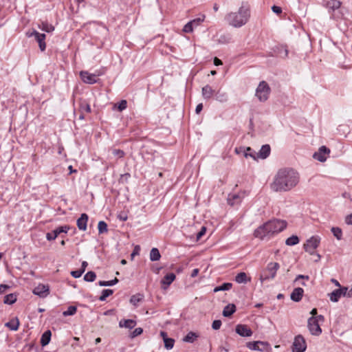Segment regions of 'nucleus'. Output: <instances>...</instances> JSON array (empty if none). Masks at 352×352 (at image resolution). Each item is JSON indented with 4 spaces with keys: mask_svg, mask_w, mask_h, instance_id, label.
<instances>
[{
    "mask_svg": "<svg viewBox=\"0 0 352 352\" xmlns=\"http://www.w3.org/2000/svg\"><path fill=\"white\" fill-rule=\"evenodd\" d=\"M299 174L291 168H283L275 175L271 188L275 192H287L294 188L299 182Z\"/></svg>",
    "mask_w": 352,
    "mask_h": 352,
    "instance_id": "obj_1",
    "label": "nucleus"
},
{
    "mask_svg": "<svg viewBox=\"0 0 352 352\" xmlns=\"http://www.w3.org/2000/svg\"><path fill=\"white\" fill-rule=\"evenodd\" d=\"M251 16L250 6L248 2H242L239 10L236 12H230L225 16V20L234 28H241L245 25Z\"/></svg>",
    "mask_w": 352,
    "mask_h": 352,
    "instance_id": "obj_2",
    "label": "nucleus"
},
{
    "mask_svg": "<svg viewBox=\"0 0 352 352\" xmlns=\"http://www.w3.org/2000/svg\"><path fill=\"white\" fill-rule=\"evenodd\" d=\"M287 226L285 221L273 219L259 226L254 232L256 238L263 239L274 234L282 232Z\"/></svg>",
    "mask_w": 352,
    "mask_h": 352,
    "instance_id": "obj_3",
    "label": "nucleus"
},
{
    "mask_svg": "<svg viewBox=\"0 0 352 352\" xmlns=\"http://www.w3.org/2000/svg\"><path fill=\"white\" fill-rule=\"evenodd\" d=\"M280 265L278 263L271 262L267 264L266 269L260 276V280L263 283L264 281L275 278L276 272Z\"/></svg>",
    "mask_w": 352,
    "mask_h": 352,
    "instance_id": "obj_4",
    "label": "nucleus"
},
{
    "mask_svg": "<svg viewBox=\"0 0 352 352\" xmlns=\"http://www.w3.org/2000/svg\"><path fill=\"white\" fill-rule=\"evenodd\" d=\"M270 93V87L265 81H261L256 90V96L261 102H265L268 99Z\"/></svg>",
    "mask_w": 352,
    "mask_h": 352,
    "instance_id": "obj_5",
    "label": "nucleus"
},
{
    "mask_svg": "<svg viewBox=\"0 0 352 352\" xmlns=\"http://www.w3.org/2000/svg\"><path fill=\"white\" fill-rule=\"evenodd\" d=\"M307 342L302 335H298L294 337L292 346V352H305L307 349Z\"/></svg>",
    "mask_w": 352,
    "mask_h": 352,
    "instance_id": "obj_6",
    "label": "nucleus"
},
{
    "mask_svg": "<svg viewBox=\"0 0 352 352\" xmlns=\"http://www.w3.org/2000/svg\"><path fill=\"white\" fill-rule=\"evenodd\" d=\"M320 242V238L318 236H313L308 239L304 245V249L310 254L315 253V250L318 247Z\"/></svg>",
    "mask_w": 352,
    "mask_h": 352,
    "instance_id": "obj_7",
    "label": "nucleus"
},
{
    "mask_svg": "<svg viewBox=\"0 0 352 352\" xmlns=\"http://www.w3.org/2000/svg\"><path fill=\"white\" fill-rule=\"evenodd\" d=\"M307 327L310 333L318 336L322 333V329L315 317H310L307 321Z\"/></svg>",
    "mask_w": 352,
    "mask_h": 352,
    "instance_id": "obj_8",
    "label": "nucleus"
},
{
    "mask_svg": "<svg viewBox=\"0 0 352 352\" xmlns=\"http://www.w3.org/2000/svg\"><path fill=\"white\" fill-rule=\"evenodd\" d=\"M69 230V226H60L54 230L52 232L46 234V239L48 241L54 240L60 234L67 233Z\"/></svg>",
    "mask_w": 352,
    "mask_h": 352,
    "instance_id": "obj_9",
    "label": "nucleus"
},
{
    "mask_svg": "<svg viewBox=\"0 0 352 352\" xmlns=\"http://www.w3.org/2000/svg\"><path fill=\"white\" fill-rule=\"evenodd\" d=\"M330 153L329 148L325 146H322L318 149V152L314 153L313 157L319 162H324L327 160L326 155Z\"/></svg>",
    "mask_w": 352,
    "mask_h": 352,
    "instance_id": "obj_10",
    "label": "nucleus"
},
{
    "mask_svg": "<svg viewBox=\"0 0 352 352\" xmlns=\"http://www.w3.org/2000/svg\"><path fill=\"white\" fill-rule=\"evenodd\" d=\"M80 76L82 80L87 84H94L97 82V75L89 74L86 71H81L80 72Z\"/></svg>",
    "mask_w": 352,
    "mask_h": 352,
    "instance_id": "obj_11",
    "label": "nucleus"
},
{
    "mask_svg": "<svg viewBox=\"0 0 352 352\" xmlns=\"http://www.w3.org/2000/svg\"><path fill=\"white\" fill-rule=\"evenodd\" d=\"M33 293L41 298H45L50 293L49 287L45 285L39 284L33 289Z\"/></svg>",
    "mask_w": 352,
    "mask_h": 352,
    "instance_id": "obj_12",
    "label": "nucleus"
},
{
    "mask_svg": "<svg viewBox=\"0 0 352 352\" xmlns=\"http://www.w3.org/2000/svg\"><path fill=\"white\" fill-rule=\"evenodd\" d=\"M32 35L34 36L36 41L38 43L40 50L42 52L44 51L45 50V48H46V44H45V37H46L45 34L39 33V32H38L34 30L32 33Z\"/></svg>",
    "mask_w": 352,
    "mask_h": 352,
    "instance_id": "obj_13",
    "label": "nucleus"
},
{
    "mask_svg": "<svg viewBox=\"0 0 352 352\" xmlns=\"http://www.w3.org/2000/svg\"><path fill=\"white\" fill-rule=\"evenodd\" d=\"M236 332L243 337H250L252 335V330L245 324H237L236 327Z\"/></svg>",
    "mask_w": 352,
    "mask_h": 352,
    "instance_id": "obj_14",
    "label": "nucleus"
},
{
    "mask_svg": "<svg viewBox=\"0 0 352 352\" xmlns=\"http://www.w3.org/2000/svg\"><path fill=\"white\" fill-rule=\"evenodd\" d=\"M176 276L174 273H168L167 274L162 280V288L163 289H166L168 286L175 280Z\"/></svg>",
    "mask_w": 352,
    "mask_h": 352,
    "instance_id": "obj_15",
    "label": "nucleus"
},
{
    "mask_svg": "<svg viewBox=\"0 0 352 352\" xmlns=\"http://www.w3.org/2000/svg\"><path fill=\"white\" fill-rule=\"evenodd\" d=\"M304 294V290L301 287H296L295 288L291 295L290 298L294 302H299L301 300Z\"/></svg>",
    "mask_w": 352,
    "mask_h": 352,
    "instance_id": "obj_16",
    "label": "nucleus"
},
{
    "mask_svg": "<svg viewBox=\"0 0 352 352\" xmlns=\"http://www.w3.org/2000/svg\"><path fill=\"white\" fill-rule=\"evenodd\" d=\"M88 221V215L86 213L81 214L80 217L77 219V226L80 230H86L87 223Z\"/></svg>",
    "mask_w": 352,
    "mask_h": 352,
    "instance_id": "obj_17",
    "label": "nucleus"
},
{
    "mask_svg": "<svg viewBox=\"0 0 352 352\" xmlns=\"http://www.w3.org/2000/svg\"><path fill=\"white\" fill-rule=\"evenodd\" d=\"M341 5L342 3L339 0H330L327 2L326 7L329 12H334L340 8Z\"/></svg>",
    "mask_w": 352,
    "mask_h": 352,
    "instance_id": "obj_18",
    "label": "nucleus"
},
{
    "mask_svg": "<svg viewBox=\"0 0 352 352\" xmlns=\"http://www.w3.org/2000/svg\"><path fill=\"white\" fill-rule=\"evenodd\" d=\"M271 148L269 144L263 145L257 153V157L261 159H266L270 154Z\"/></svg>",
    "mask_w": 352,
    "mask_h": 352,
    "instance_id": "obj_19",
    "label": "nucleus"
},
{
    "mask_svg": "<svg viewBox=\"0 0 352 352\" xmlns=\"http://www.w3.org/2000/svg\"><path fill=\"white\" fill-rule=\"evenodd\" d=\"M203 20L204 19H201L199 18L189 21L184 25L183 31L186 33L192 32L193 31V23H196V25H199L200 23L203 21Z\"/></svg>",
    "mask_w": 352,
    "mask_h": 352,
    "instance_id": "obj_20",
    "label": "nucleus"
},
{
    "mask_svg": "<svg viewBox=\"0 0 352 352\" xmlns=\"http://www.w3.org/2000/svg\"><path fill=\"white\" fill-rule=\"evenodd\" d=\"M202 96L204 99L208 100L214 94V90L210 85H207L202 88L201 90Z\"/></svg>",
    "mask_w": 352,
    "mask_h": 352,
    "instance_id": "obj_21",
    "label": "nucleus"
},
{
    "mask_svg": "<svg viewBox=\"0 0 352 352\" xmlns=\"http://www.w3.org/2000/svg\"><path fill=\"white\" fill-rule=\"evenodd\" d=\"M234 280L239 283H247L251 280L250 277H248L247 274L245 272L239 273L234 278Z\"/></svg>",
    "mask_w": 352,
    "mask_h": 352,
    "instance_id": "obj_22",
    "label": "nucleus"
},
{
    "mask_svg": "<svg viewBox=\"0 0 352 352\" xmlns=\"http://www.w3.org/2000/svg\"><path fill=\"white\" fill-rule=\"evenodd\" d=\"M52 333L50 330L45 331L43 335L41 336V344L42 346H45L47 345L51 340Z\"/></svg>",
    "mask_w": 352,
    "mask_h": 352,
    "instance_id": "obj_23",
    "label": "nucleus"
},
{
    "mask_svg": "<svg viewBox=\"0 0 352 352\" xmlns=\"http://www.w3.org/2000/svg\"><path fill=\"white\" fill-rule=\"evenodd\" d=\"M236 311V307L234 304L226 305L223 310V316L225 317L231 316Z\"/></svg>",
    "mask_w": 352,
    "mask_h": 352,
    "instance_id": "obj_24",
    "label": "nucleus"
},
{
    "mask_svg": "<svg viewBox=\"0 0 352 352\" xmlns=\"http://www.w3.org/2000/svg\"><path fill=\"white\" fill-rule=\"evenodd\" d=\"M136 325V322L131 319L120 320L119 326L120 327H125L129 329H133Z\"/></svg>",
    "mask_w": 352,
    "mask_h": 352,
    "instance_id": "obj_25",
    "label": "nucleus"
},
{
    "mask_svg": "<svg viewBox=\"0 0 352 352\" xmlns=\"http://www.w3.org/2000/svg\"><path fill=\"white\" fill-rule=\"evenodd\" d=\"M215 99L220 102H226L228 100V94L223 91L218 90L214 94Z\"/></svg>",
    "mask_w": 352,
    "mask_h": 352,
    "instance_id": "obj_26",
    "label": "nucleus"
},
{
    "mask_svg": "<svg viewBox=\"0 0 352 352\" xmlns=\"http://www.w3.org/2000/svg\"><path fill=\"white\" fill-rule=\"evenodd\" d=\"M228 202L231 206L238 204L241 202V197L237 194H230L228 195Z\"/></svg>",
    "mask_w": 352,
    "mask_h": 352,
    "instance_id": "obj_27",
    "label": "nucleus"
},
{
    "mask_svg": "<svg viewBox=\"0 0 352 352\" xmlns=\"http://www.w3.org/2000/svg\"><path fill=\"white\" fill-rule=\"evenodd\" d=\"M161 258L160 251L156 248H153L150 252V260L151 261H159Z\"/></svg>",
    "mask_w": 352,
    "mask_h": 352,
    "instance_id": "obj_28",
    "label": "nucleus"
},
{
    "mask_svg": "<svg viewBox=\"0 0 352 352\" xmlns=\"http://www.w3.org/2000/svg\"><path fill=\"white\" fill-rule=\"evenodd\" d=\"M329 296L332 302H336L342 296L341 290H340L339 289H335L331 293L329 294Z\"/></svg>",
    "mask_w": 352,
    "mask_h": 352,
    "instance_id": "obj_29",
    "label": "nucleus"
},
{
    "mask_svg": "<svg viewBox=\"0 0 352 352\" xmlns=\"http://www.w3.org/2000/svg\"><path fill=\"white\" fill-rule=\"evenodd\" d=\"M10 330L16 331L19 326V321L17 318L12 319L6 324Z\"/></svg>",
    "mask_w": 352,
    "mask_h": 352,
    "instance_id": "obj_30",
    "label": "nucleus"
},
{
    "mask_svg": "<svg viewBox=\"0 0 352 352\" xmlns=\"http://www.w3.org/2000/svg\"><path fill=\"white\" fill-rule=\"evenodd\" d=\"M276 48H277L276 52L280 57H281L283 58H285L287 57L289 52L285 45H280V46H278Z\"/></svg>",
    "mask_w": 352,
    "mask_h": 352,
    "instance_id": "obj_31",
    "label": "nucleus"
},
{
    "mask_svg": "<svg viewBox=\"0 0 352 352\" xmlns=\"http://www.w3.org/2000/svg\"><path fill=\"white\" fill-rule=\"evenodd\" d=\"M199 337L198 334L190 331L183 338V341L188 343H192Z\"/></svg>",
    "mask_w": 352,
    "mask_h": 352,
    "instance_id": "obj_32",
    "label": "nucleus"
},
{
    "mask_svg": "<svg viewBox=\"0 0 352 352\" xmlns=\"http://www.w3.org/2000/svg\"><path fill=\"white\" fill-rule=\"evenodd\" d=\"M16 294H9L5 296L3 302L8 305H12L16 301Z\"/></svg>",
    "mask_w": 352,
    "mask_h": 352,
    "instance_id": "obj_33",
    "label": "nucleus"
},
{
    "mask_svg": "<svg viewBox=\"0 0 352 352\" xmlns=\"http://www.w3.org/2000/svg\"><path fill=\"white\" fill-rule=\"evenodd\" d=\"M232 287V284L231 283H225L220 286L216 287L214 289V292H217L219 291H228L230 290Z\"/></svg>",
    "mask_w": 352,
    "mask_h": 352,
    "instance_id": "obj_34",
    "label": "nucleus"
},
{
    "mask_svg": "<svg viewBox=\"0 0 352 352\" xmlns=\"http://www.w3.org/2000/svg\"><path fill=\"white\" fill-rule=\"evenodd\" d=\"M257 351L261 352H271L272 348L270 344L267 342H262V344H258Z\"/></svg>",
    "mask_w": 352,
    "mask_h": 352,
    "instance_id": "obj_35",
    "label": "nucleus"
},
{
    "mask_svg": "<svg viewBox=\"0 0 352 352\" xmlns=\"http://www.w3.org/2000/svg\"><path fill=\"white\" fill-rule=\"evenodd\" d=\"M299 243V239L296 235H292V236L287 238L285 241V244L287 245H295Z\"/></svg>",
    "mask_w": 352,
    "mask_h": 352,
    "instance_id": "obj_36",
    "label": "nucleus"
},
{
    "mask_svg": "<svg viewBox=\"0 0 352 352\" xmlns=\"http://www.w3.org/2000/svg\"><path fill=\"white\" fill-rule=\"evenodd\" d=\"M39 28L46 32H51L54 30V27L52 25L46 22H42V23L39 25Z\"/></svg>",
    "mask_w": 352,
    "mask_h": 352,
    "instance_id": "obj_37",
    "label": "nucleus"
},
{
    "mask_svg": "<svg viewBox=\"0 0 352 352\" xmlns=\"http://www.w3.org/2000/svg\"><path fill=\"white\" fill-rule=\"evenodd\" d=\"M143 299V295L140 294H138L135 295H133L131 297L130 302L133 305L136 306L140 302H141Z\"/></svg>",
    "mask_w": 352,
    "mask_h": 352,
    "instance_id": "obj_38",
    "label": "nucleus"
},
{
    "mask_svg": "<svg viewBox=\"0 0 352 352\" xmlns=\"http://www.w3.org/2000/svg\"><path fill=\"white\" fill-rule=\"evenodd\" d=\"M331 232L333 234V236L338 239L341 240L342 237V230L338 227H333L331 228Z\"/></svg>",
    "mask_w": 352,
    "mask_h": 352,
    "instance_id": "obj_39",
    "label": "nucleus"
},
{
    "mask_svg": "<svg viewBox=\"0 0 352 352\" xmlns=\"http://www.w3.org/2000/svg\"><path fill=\"white\" fill-rule=\"evenodd\" d=\"M98 229L99 234H103L107 232V224L104 221H100L98 224Z\"/></svg>",
    "mask_w": 352,
    "mask_h": 352,
    "instance_id": "obj_40",
    "label": "nucleus"
},
{
    "mask_svg": "<svg viewBox=\"0 0 352 352\" xmlns=\"http://www.w3.org/2000/svg\"><path fill=\"white\" fill-rule=\"evenodd\" d=\"M113 291L112 289H103L102 292V295L99 297V300L100 301H104L106 300V298L108 296L113 294Z\"/></svg>",
    "mask_w": 352,
    "mask_h": 352,
    "instance_id": "obj_41",
    "label": "nucleus"
},
{
    "mask_svg": "<svg viewBox=\"0 0 352 352\" xmlns=\"http://www.w3.org/2000/svg\"><path fill=\"white\" fill-rule=\"evenodd\" d=\"M244 156L245 157H250L254 160H257V154L253 152L252 149L250 147H247L244 151Z\"/></svg>",
    "mask_w": 352,
    "mask_h": 352,
    "instance_id": "obj_42",
    "label": "nucleus"
},
{
    "mask_svg": "<svg viewBox=\"0 0 352 352\" xmlns=\"http://www.w3.org/2000/svg\"><path fill=\"white\" fill-rule=\"evenodd\" d=\"M258 344H262V341H254V342H248L246 345L247 347L253 351H257V348L258 347Z\"/></svg>",
    "mask_w": 352,
    "mask_h": 352,
    "instance_id": "obj_43",
    "label": "nucleus"
},
{
    "mask_svg": "<svg viewBox=\"0 0 352 352\" xmlns=\"http://www.w3.org/2000/svg\"><path fill=\"white\" fill-rule=\"evenodd\" d=\"M96 278V274L94 272H92V271L88 272L84 276V280L87 282H93L95 280Z\"/></svg>",
    "mask_w": 352,
    "mask_h": 352,
    "instance_id": "obj_44",
    "label": "nucleus"
},
{
    "mask_svg": "<svg viewBox=\"0 0 352 352\" xmlns=\"http://www.w3.org/2000/svg\"><path fill=\"white\" fill-rule=\"evenodd\" d=\"M76 307L69 306L66 311H63V315L64 316H73L76 314Z\"/></svg>",
    "mask_w": 352,
    "mask_h": 352,
    "instance_id": "obj_45",
    "label": "nucleus"
},
{
    "mask_svg": "<svg viewBox=\"0 0 352 352\" xmlns=\"http://www.w3.org/2000/svg\"><path fill=\"white\" fill-rule=\"evenodd\" d=\"M115 107H116L119 111H122L127 107V101L126 100H122L120 102L115 104Z\"/></svg>",
    "mask_w": 352,
    "mask_h": 352,
    "instance_id": "obj_46",
    "label": "nucleus"
},
{
    "mask_svg": "<svg viewBox=\"0 0 352 352\" xmlns=\"http://www.w3.org/2000/svg\"><path fill=\"white\" fill-rule=\"evenodd\" d=\"M164 346L166 349L169 350L173 349L175 343V340L173 338H166L164 340Z\"/></svg>",
    "mask_w": 352,
    "mask_h": 352,
    "instance_id": "obj_47",
    "label": "nucleus"
},
{
    "mask_svg": "<svg viewBox=\"0 0 352 352\" xmlns=\"http://www.w3.org/2000/svg\"><path fill=\"white\" fill-rule=\"evenodd\" d=\"M80 111L82 113H84V112L90 113L91 112L90 105L85 102H81L80 104Z\"/></svg>",
    "mask_w": 352,
    "mask_h": 352,
    "instance_id": "obj_48",
    "label": "nucleus"
},
{
    "mask_svg": "<svg viewBox=\"0 0 352 352\" xmlns=\"http://www.w3.org/2000/svg\"><path fill=\"white\" fill-rule=\"evenodd\" d=\"M112 153L113 155L118 157V158H122L124 156V152L120 149H113Z\"/></svg>",
    "mask_w": 352,
    "mask_h": 352,
    "instance_id": "obj_49",
    "label": "nucleus"
},
{
    "mask_svg": "<svg viewBox=\"0 0 352 352\" xmlns=\"http://www.w3.org/2000/svg\"><path fill=\"white\" fill-rule=\"evenodd\" d=\"M143 332V329L140 327L135 329L131 334V338H135L141 335Z\"/></svg>",
    "mask_w": 352,
    "mask_h": 352,
    "instance_id": "obj_50",
    "label": "nucleus"
},
{
    "mask_svg": "<svg viewBox=\"0 0 352 352\" xmlns=\"http://www.w3.org/2000/svg\"><path fill=\"white\" fill-rule=\"evenodd\" d=\"M221 321L220 320H215L212 324V328L214 330H218L221 326Z\"/></svg>",
    "mask_w": 352,
    "mask_h": 352,
    "instance_id": "obj_51",
    "label": "nucleus"
},
{
    "mask_svg": "<svg viewBox=\"0 0 352 352\" xmlns=\"http://www.w3.org/2000/svg\"><path fill=\"white\" fill-rule=\"evenodd\" d=\"M130 177L131 175L129 173L122 174L120 176V182L126 183Z\"/></svg>",
    "mask_w": 352,
    "mask_h": 352,
    "instance_id": "obj_52",
    "label": "nucleus"
},
{
    "mask_svg": "<svg viewBox=\"0 0 352 352\" xmlns=\"http://www.w3.org/2000/svg\"><path fill=\"white\" fill-rule=\"evenodd\" d=\"M83 274V270H75V271H72L71 272V275L74 277V278H80L82 274Z\"/></svg>",
    "mask_w": 352,
    "mask_h": 352,
    "instance_id": "obj_53",
    "label": "nucleus"
},
{
    "mask_svg": "<svg viewBox=\"0 0 352 352\" xmlns=\"http://www.w3.org/2000/svg\"><path fill=\"white\" fill-rule=\"evenodd\" d=\"M10 289V286L5 284L0 285V294H5L8 289Z\"/></svg>",
    "mask_w": 352,
    "mask_h": 352,
    "instance_id": "obj_54",
    "label": "nucleus"
},
{
    "mask_svg": "<svg viewBox=\"0 0 352 352\" xmlns=\"http://www.w3.org/2000/svg\"><path fill=\"white\" fill-rule=\"evenodd\" d=\"M339 289L341 290V296H344V297H347L348 298V294H347V293H349L348 287H342L339 288Z\"/></svg>",
    "mask_w": 352,
    "mask_h": 352,
    "instance_id": "obj_55",
    "label": "nucleus"
},
{
    "mask_svg": "<svg viewBox=\"0 0 352 352\" xmlns=\"http://www.w3.org/2000/svg\"><path fill=\"white\" fill-rule=\"evenodd\" d=\"M98 285H99L100 286H102V287H109V286H112V285H111V280H109V281L100 280V281L98 282Z\"/></svg>",
    "mask_w": 352,
    "mask_h": 352,
    "instance_id": "obj_56",
    "label": "nucleus"
},
{
    "mask_svg": "<svg viewBox=\"0 0 352 352\" xmlns=\"http://www.w3.org/2000/svg\"><path fill=\"white\" fill-rule=\"evenodd\" d=\"M272 10L274 13H276L277 14H279L282 12V9L279 6H273L272 8Z\"/></svg>",
    "mask_w": 352,
    "mask_h": 352,
    "instance_id": "obj_57",
    "label": "nucleus"
},
{
    "mask_svg": "<svg viewBox=\"0 0 352 352\" xmlns=\"http://www.w3.org/2000/svg\"><path fill=\"white\" fill-rule=\"evenodd\" d=\"M206 228L202 227L201 230L197 234V239L199 240L201 238V236L206 233Z\"/></svg>",
    "mask_w": 352,
    "mask_h": 352,
    "instance_id": "obj_58",
    "label": "nucleus"
},
{
    "mask_svg": "<svg viewBox=\"0 0 352 352\" xmlns=\"http://www.w3.org/2000/svg\"><path fill=\"white\" fill-rule=\"evenodd\" d=\"M300 279H305V280H309V276H305V275H298L295 280H294V283H296L298 281V280Z\"/></svg>",
    "mask_w": 352,
    "mask_h": 352,
    "instance_id": "obj_59",
    "label": "nucleus"
},
{
    "mask_svg": "<svg viewBox=\"0 0 352 352\" xmlns=\"http://www.w3.org/2000/svg\"><path fill=\"white\" fill-rule=\"evenodd\" d=\"M345 223L348 225H352V213L345 217Z\"/></svg>",
    "mask_w": 352,
    "mask_h": 352,
    "instance_id": "obj_60",
    "label": "nucleus"
},
{
    "mask_svg": "<svg viewBox=\"0 0 352 352\" xmlns=\"http://www.w3.org/2000/svg\"><path fill=\"white\" fill-rule=\"evenodd\" d=\"M202 109H203L202 103L198 104L195 109L196 113H197V114L199 113L201 111Z\"/></svg>",
    "mask_w": 352,
    "mask_h": 352,
    "instance_id": "obj_61",
    "label": "nucleus"
},
{
    "mask_svg": "<svg viewBox=\"0 0 352 352\" xmlns=\"http://www.w3.org/2000/svg\"><path fill=\"white\" fill-rule=\"evenodd\" d=\"M214 64L216 65V66H219V65H221L223 64L222 61L219 59L218 58L215 57L214 58Z\"/></svg>",
    "mask_w": 352,
    "mask_h": 352,
    "instance_id": "obj_62",
    "label": "nucleus"
},
{
    "mask_svg": "<svg viewBox=\"0 0 352 352\" xmlns=\"http://www.w3.org/2000/svg\"><path fill=\"white\" fill-rule=\"evenodd\" d=\"M199 269H194L192 271V273L190 274V276L192 278H195V276H197L199 274Z\"/></svg>",
    "mask_w": 352,
    "mask_h": 352,
    "instance_id": "obj_63",
    "label": "nucleus"
},
{
    "mask_svg": "<svg viewBox=\"0 0 352 352\" xmlns=\"http://www.w3.org/2000/svg\"><path fill=\"white\" fill-rule=\"evenodd\" d=\"M315 318H316L317 321L319 322L320 321L323 322L324 320V318L322 315H317Z\"/></svg>",
    "mask_w": 352,
    "mask_h": 352,
    "instance_id": "obj_64",
    "label": "nucleus"
}]
</instances>
